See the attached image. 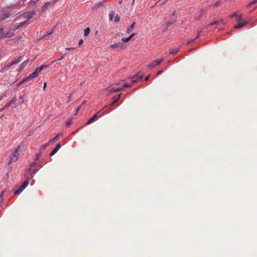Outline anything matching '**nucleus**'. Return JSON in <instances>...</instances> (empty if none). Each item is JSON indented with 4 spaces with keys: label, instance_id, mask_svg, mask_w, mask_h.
Instances as JSON below:
<instances>
[{
    "label": "nucleus",
    "instance_id": "f257e3e1",
    "mask_svg": "<svg viewBox=\"0 0 257 257\" xmlns=\"http://www.w3.org/2000/svg\"><path fill=\"white\" fill-rule=\"evenodd\" d=\"M35 15L36 11L33 10L31 11L25 12L17 17L15 19V21L18 22V23L14 24L15 26V29H18L19 28L23 26L27 23L28 20L33 18Z\"/></svg>",
    "mask_w": 257,
    "mask_h": 257
},
{
    "label": "nucleus",
    "instance_id": "f03ea898",
    "mask_svg": "<svg viewBox=\"0 0 257 257\" xmlns=\"http://www.w3.org/2000/svg\"><path fill=\"white\" fill-rule=\"evenodd\" d=\"M21 148L20 146H18L17 148L13 151L11 154L9 156L8 158V165H10L13 162H16L19 158V154L18 151L20 150Z\"/></svg>",
    "mask_w": 257,
    "mask_h": 257
},
{
    "label": "nucleus",
    "instance_id": "7ed1b4c3",
    "mask_svg": "<svg viewBox=\"0 0 257 257\" xmlns=\"http://www.w3.org/2000/svg\"><path fill=\"white\" fill-rule=\"evenodd\" d=\"M22 56H19L16 60L8 62L4 67L1 69V72H4L5 71L8 70L9 69L11 68L13 66L19 63L22 60Z\"/></svg>",
    "mask_w": 257,
    "mask_h": 257
},
{
    "label": "nucleus",
    "instance_id": "20e7f679",
    "mask_svg": "<svg viewBox=\"0 0 257 257\" xmlns=\"http://www.w3.org/2000/svg\"><path fill=\"white\" fill-rule=\"evenodd\" d=\"M142 78L143 75L140 72L138 73L135 76L131 78V84H130L129 83H125L122 87V89L126 87H131L139 79L142 80Z\"/></svg>",
    "mask_w": 257,
    "mask_h": 257
},
{
    "label": "nucleus",
    "instance_id": "39448f33",
    "mask_svg": "<svg viewBox=\"0 0 257 257\" xmlns=\"http://www.w3.org/2000/svg\"><path fill=\"white\" fill-rule=\"evenodd\" d=\"M17 29H15V26L14 25L10 26L7 29L5 30V37L10 38L14 35V32Z\"/></svg>",
    "mask_w": 257,
    "mask_h": 257
},
{
    "label": "nucleus",
    "instance_id": "423d86ee",
    "mask_svg": "<svg viewBox=\"0 0 257 257\" xmlns=\"http://www.w3.org/2000/svg\"><path fill=\"white\" fill-rule=\"evenodd\" d=\"M40 72V70H38L37 68L34 72L30 74L27 77L21 81V83H24L26 81H29L31 79L37 77Z\"/></svg>",
    "mask_w": 257,
    "mask_h": 257
},
{
    "label": "nucleus",
    "instance_id": "0eeeda50",
    "mask_svg": "<svg viewBox=\"0 0 257 257\" xmlns=\"http://www.w3.org/2000/svg\"><path fill=\"white\" fill-rule=\"evenodd\" d=\"M29 177H27V179L26 181H25L22 185L19 187V188L15 191L14 192L15 195H19L28 186L29 184V181L28 180V178Z\"/></svg>",
    "mask_w": 257,
    "mask_h": 257
},
{
    "label": "nucleus",
    "instance_id": "6e6552de",
    "mask_svg": "<svg viewBox=\"0 0 257 257\" xmlns=\"http://www.w3.org/2000/svg\"><path fill=\"white\" fill-rule=\"evenodd\" d=\"M36 165V163L34 162L31 165V167L29 170V173L30 178H32L33 177V175L35 174L37 172V170L36 169L34 168V167Z\"/></svg>",
    "mask_w": 257,
    "mask_h": 257
},
{
    "label": "nucleus",
    "instance_id": "1a4fd4ad",
    "mask_svg": "<svg viewBox=\"0 0 257 257\" xmlns=\"http://www.w3.org/2000/svg\"><path fill=\"white\" fill-rule=\"evenodd\" d=\"M164 60L163 59L157 60L156 61L152 62L150 64H149L148 67L149 68L152 69L154 68L155 66L159 65V64H160Z\"/></svg>",
    "mask_w": 257,
    "mask_h": 257
},
{
    "label": "nucleus",
    "instance_id": "9d476101",
    "mask_svg": "<svg viewBox=\"0 0 257 257\" xmlns=\"http://www.w3.org/2000/svg\"><path fill=\"white\" fill-rule=\"evenodd\" d=\"M101 114L100 113V111L97 112L95 113L92 117L89 118L87 122V124H89L94 121L95 119L98 117H100L101 116Z\"/></svg>",
    "mask_w": 257,
    "mask_h": 257
},
{
    "label": "nucleus",
    "instance_id": "9b49d317",
    "mask_svg": "<svg viewBox=\"0 0 257 257\" xmlns=\"http://www.w3.org/2000/svg\"><path fill=\"white\" fill-rule=\"evenodd\" d=\"M248 21H246L245 22H238L237 24L235 25L234 26V28L235 29H241L244 26H246L248 23Z\"/></svg>",
    "mask_w": 257,
    "mask_h": 257
},
{
    "label": "nucleus",
    "instance_id": "f8f14e48",
    "mask_svg": "<svg viewBox=\"0 0 257 257\" xmlns=\"http://www.w3.org/2000/svg\"><path fill=\"white\" fill-rule=\"evenodd\" d=\"M58 0H50L49 1L44 3L42 7V9L45 10L50 7L51 3H55Z\"/></svg>",
    "mask_w": 257,
    "mask_h": 257
},
{
    "label": "nucleus",
    "instance_id": "ddd939ff",
    "mask_svg": "<svg viewBox=\"0 0 257 257\" xmlns=\"http://www.w3.org/2000/svg\"><path fill=\"white\" fill-rule=\"evenodd\" d=\"M10 14L8 13L3 14L0 13V22H2V21H4V20L7 19L9 17H10Z\"/></svg>",
    "mask_w": 257,
    "mask_h": 257
},
{
    "label": "nucleus",
    "instance_id": "4468645a",
    "mask_svg": "<svg viewBox=\"0 0 257 257\" xmlns=\"http://www.w3.org/2000/svg\"><path fill=\"white\" fill-rule=\"evenodd\" d=\"M60 148H61V145H60V144L59 143L58 144H57L56 148L55 149H54L50 153V156H53V155H54L57 152V151L60 149Z\"/></svg>",
    "mask_w": 257,
    "mask_h": 257
},
{
    "label": "nucleus",
    "instance_id": "2eb2a0df",
    "mask_svg": "<svg viewBox=\"0 0 257 257\" xmlns=\"http://www.w3.org/2000/svg\"><path fill=\"white\" fill-rule=\"evenodd\" d=\"M224 24L225 23L224 22V21L222 20V19H221L220 20H218V21H215L210 24H209L208 25V26H212V25H219L220 24Z\"/></svg>",
    "mask_w": 257,
    "mask_h": 257
},
{
    "label": "nucleus",
    "instance_id": "dca6fc26",
    "mask_svg": "<svg viewBox=\"0 0 257 257\" xmlns=\"http://www.w3.org/2000/svg\"><path fill=\"white\" fill-rule=\"evenodd\" d=\"M135 35V33H133L128 38H121V41L124 42V43H126V42H128Z\"/></svg>",
    "mask_w": 257,
    "mask_h": 257
},
{
    "label": "nucleus",
    "instance_id": "f3484780",
    "mask_svg": "<svg viewBox=\"0 0 257 257\" xmlns=\"http://www.w3.org/2000/svg\"><path fill=\"white\" fill-rule=\"evenodd\" d=\"M136 25V23L134 22L130 26V27L126 30V33L127 34L131 33L133 30L134 29L135 26Z\"/></svg>",
    "mask_w": 257,
    "mask_h": 257
},
{
    "label": "nucleus",
    "instance_id": "a211bd4d",
    "mask_svg": "<svg viewBox=\"0 0 257 257\" xmlns=\"http://www.w3.org/2000/svg\"><path fill=\"white\" fill-rule=\"evenodd\" d=\"M61 137L62 136V134H58L56 136H55L53 139H52L51 140H50L49 141V143H54L55 141H57L59 139V137Z\"/></svg>",
    "mask_w": 257,
    "mask_h": 257
},
{
    "label": "nucleus",
    "instance_id": "6ab92c4d",
    "mask_svg": "<svg viewBox=\"0 0 257 257\" xmlns=\"http://www.w3.org/2000/svg\"><path fill=\"white\" fill-rule=\"evenodd\" d=\"M121 46V44L120 42L116 43L115 44H112L110 46V47L112 49H115L116 48L119 47Z\"/></svg>",
    "mask_w": 257,
    "mask_h": 257
},
{
    "label": "nucleus",
    "instance_id": "aec40b11",
    "mask_svg": "<svg viewBox=\"0 0 257 257\" xmlns=\"http://www.w3.org/2000/svg\"><path fill=\"white\" fill-rule=\"evenodd\" d=\"M179 49H180V47L177 49H172L170 51L169 54H175L179 52Z\"/></svg>",
    "mask_w": 257,
    "mask_h": 257
},
{
    "label": "nucleus",
    "instance_id": "412c9836",
    "mask_svg": "<svg viewBox=\"0 0 257 257\" xmlns=\"http://www.w3.org/2000/svg\"><path fill=\"white\" fill-rule=\"evenodd\" d=\"M28 62H29V60L28 59H27L26 61H24L21 64L20 70H22V69H24L26 66V65L28 64Z\"/></svg>",
    "mask_w": 257,
    "mask_h": 257
},
{
    "label": "nucleus",
    "instance_id": "4be33fe9",
    "mask_svg": "<svg viewBox=\"0 0 257 257\" xmlns=\"http://www.w3.org/2000/svg\"><path fill=\"white\" fill-rule=\"evenodd\" d=\"M4 38H5L4 28H0V39H3Z\"/></svg>",
    "mask_w": 257,
    "mask_h": 257
},
{
    "label": "nucleus",
    "instance_id": "5701e85b",
    "mask_svg": "<svg viewBox=\"0 0 257 257\" xmlns=\"http://www.w3.org/2000/svg\"><path fill=\"white\" fill-rule=\"evenodd\" d=\"M90 32V30L89 28L87 27V28H85L84 31V36H88Z\"/></svg>",
    "mask_w": 257,
    "mask_h": 257
},
{
    "label": "nucleus",
    "instance_id": "b1692460",
    "mask_svg": "<svg viewBox=\"0 0 257 257\" xmlns=\"http://www.w3.org/2000/svg\"><path fill=\"white\" fill-rule=\"evenodd\" d=\"M122 89V88H115V89L112 88L110 90V92L111 93V92H118V91L121 90Z\"/></svg>",
    "mask_w": 257,
    "mask_h": 257
},
{
    "label": "nucleus",
    "instance_id": "393cba45",
    "mask_svg": "<svg viewBox=\"0 0 257 257\" xmlns=\"http://www.w3.org/2000/svg\"><path fill=\"white\" fill-rule=\"evenodd\" d=\"M115 16V13L114 11L111 12L109 14V20L112 21L113 17Z\"/></svg>",
    "mask_w": 257,
    "mask_h": 257
},
{
    "label": "nucleus",
    "instance_id": "a878e982",
    "mask_svg": "<svg viewBox=\"0 0 257 257\" xmlns=\"http://www.w3.org/2000/svg\"><path fill=\"white\" fill-rule=\"evenodd\" d=\"M48 67V65H43L40 67L37 68L38 70H40V72L43 70L45 68H47Z\"/></svg>",
    "mask_w": 257,
    "mask_h": 257
},
{
    "label": "nucleus",
    "instance_id": "bb28decb",
    "mask_svg": "<svg viewBox=\"0 0 257 257\" xmlns=\"http://www.w3.org/2000/svg\"><path fill=\"white\" fill-rule=\"evenodd\" d=\"M256 3H257V0H253L251 2H250L247 5V7H250L251 6L253 5H254Z\"/></svg>",
    "mask_w": 257,
    "mask_h": 257
},
{
    "label": "nucleus",
    "instance_id": "cd10ccee",
    "mask_svg": "<svg viewBox=\"0 0 257 257\" xmlns=\"http://www.w3.org/2000/svg\"><path fill=\"white\" fill-rule=\"evenodd\" d=\"M4 191L2 192L1 194L0 195V207H2V208H3V207H4V204H3V199H2V198H1V196H2V195H3V194L4 193Z\"/></svg>",
    "mask_w": 257,
    "mask_h": 257
},
{
    "label": "nucleus",
    "instance_id": "c85d7f7f",
    "mask_svg": "<svg viewBox=\"0 0 257 257\" xmlns=\"http://www.w3.org/2000/svg\"><path fill=\"white\" fill-rule=\"evenodd\" d=\"M115 101H113L109 105H106L104 107V109H105V108H108L111 106H112L113 104H114L115 103Z\"/></svg>",
    "mask_w": 257,
    "mask_h": 257
},
{
    "label": "nucleus",
    "instance_id": "c756f323",
    "mask_svg": "<svg viewBox=\"0 0 257 257\" xmlns=\"http://www.w3.org/2000/svg\"><path fill=\"white\" fill-rule=\"evenodd\" d=\"M121 95V94H119L117 96H114L113 97V99H114L113 100L115 101V102H116L120 98Z\"/></svg>",
    "mask_w": 257,
    "mask_h": 257
},
{
    "label": "nucleus",
    "instance_id": "7c9ffc66",
    "mask_svg": "<svg viewBox=\"0 0 257 257\" xmlns=\"http://www.w3.org/2000/svg\"><path fill=\"white\" fill-rule=\"evenodd\" d=\"M16 100H17V98L16 97H13L12 98V99L9 102L12 105V104L15 103L16 102Z\"/></svg>",
    "mask_w": 257,
    "mask_h": 257
},
{
    "label": "nucleus",
    "instance_id": "2f4dec72",
    "mask_svg": "<svg viewBox=\"0 0 257 257\" xmlns=\"http://www.w3.org/2000/svg\"><path fill=\"white\" fill-rule=\"evenodd\" d=\"M237 17H238L237 22H240V21L242 20V15L241 14H238V15H237Z\"/></svg>",
    "mask_w": 257,
    "mask_h": 257
},
{
    "label": "nucleus",
    "instance_id": "473e14b6",
    "mask_svg": "<svg viewBox=\"0 0 257 257\" xmlns=\"http://www.w3.org/2000/svg\"><path fill=\"white\" fill-rule=\"evenodd\" d=\"M120 20V19H119V17L118 16V15H117L115 17V19H114V22L115 23H117L118 22H119Z\"/></svg>",
    "mask_w": 257,
    "mask_h": 257
},
{
    "label": "nucleus",
    "instance_id": "72a5a7b5",
    "mask_svg": "<svg viewBox=\"0 0 257 257\" xmlns=\"http://www.w3.org/2000/svg\"><path fill=\"white\" fill-rule=\"evenodd\" d=\"M195 40V39H192V40H190L188 42V43H187V45H189L190 44L193 43Z\"/></svg>",
    "mask_w": 257,
    "mask_h": 257
},
{
    "label": "nucleus",
    "instance_id": "f704fd0d",
    "mask_svg": "<svg viewBox=\"0 0 257 257\" xmlns=\"http://www.w3.org/2000/svg\"><path fill=\"white\" fill-rule=\"evenodd\" d=\"M221 4L220 1H217L216 3H214V6H218Z\"/></svg>",
    "mask_w": 257,
    "mask_h": 257
},
{
    "label": "nucleus",
    "instance_id": "c9c22d12",
    "mask_svg": "<svg viewBox=\"0 0 257 257\" xmlns=\"http://www.w3.org/2000/svg\"><path fill=\"white\" fill-rule=\"evenodd\" d=\"M237 15H238V14H237V13H234L232 14L230 16V17H231V18H233V17H237Z\"/></svg>",
    "mask_w": 257,
    "mask_h": 257
},
{
    "label": "nucleus",
    "instance_id": "e433bc0d",
    "mask_svg": "<svg viewBox=\"0 0 257 257\" xmlns=\"http://www.w3.org/2000/svg\"><path fill=\"white\" fill-rule=\"evenodd\" d=\"M83 43V41L82 39H81L79 40V45L80 46L81 45H82Z\"/></svg>",
    "mask_w": 257,
    "mask_h": 257
},
{
    "label": "nucleus",
    "instance_id": "4c0bfd02",
    "mask_svg": "<svg viewBox=\"0 0 257 257\" xmlns=\"http://www.w3.org/2000/svg\"><path fill=\"white\" fill-rule=\"evenodd\" d=\"M172 24H173V22H169L167 24V26L168 27L170 26Z\"/></svg>",
    "mask_w": 257,
    "mask_h": 257
},
{
    "label": "nucleus",
    "instance_id": "58836bf2",
    "mask_svg": "<svg viewBox=\"0 0 257 257\" xmlns=\"http://www.w3.org/2000/svg\"><path fill=\"white\" fill-rule=\"evenodd\" d=\"M71 123V120H67V125H70Z\"/></svg>",
    "mask_w": 257,
    "mask_h": 257
},
{
    "label": "nucleus",
    "instance_id": "ea45409f",
    "mask_svg": "<svg viewBox=\"0 0 257 257\" xmlns=\"http://www.w3.org/2000/svg\"><path fill=\"white\" fill-rule=\"evenodd\" d=\"M74 49V47H70V48H66V50H73Z\"/></svg>",
    "mask_w": 257,
    "mask_h": 257
},
{
    "label": "nucleus",
    "instance_id": "a19ab883",
    "mask_svg": "<svg viewBox=\"0 0 257 257\" xmlns=\"http://www.w3.org/2000/svg\"><path fill=\"white\" fill-rule=\"evenodd\" d=\"M10 105H11V104H10V102H9V103H8L6 105V106H5V108H6V107H9V106H10Z\"/></svg>",
    "mask_w": 257,
    "mask_h": 257
},
{
    "label": "nucleus",
    "instance_id": "79ce46f5",
    "mask_svg": "<svg viewBox=\"0 0 257 257\" xmlns=\"http://www.w3.org/2000/svg\"><path fill=\"white\" fill-rule=\"evenodd\" d=\"M163 70H159L158 73H157V75H160L161 74L162 72H163Z\"/></svg>",
    "mask_w": 257,
    "mask_h": 257
},
{
    "label": "nucleus",
    "instance_id": "37998d69",
    "mask_svg": "<svg viewBox=\"0 0 257 257\" xmlns=\"http://www.w3.org/2000/svg\"><path fill=\"white\" fill-rule=\"evenodd\" d=\"M149 77H150V75H148L145 79V81H148L149 79Z\"/></svg>",
    "mask_w": 257,
    "mask_h": 257
},
{
    "label": "nucleus",
    "instance_id": "c03bdc74",
    "mask_svg": "<svg viewBox=\"0 0 257 257\" xmlns=\"http://www.w3.org/2000/svg\"><path fill=\"white\" fill-rule=\"evenodd\" d=\"M46 85H47V83L46 82H45L44 83V87H43V89H45L46 87Z\"/></svg>",
    "mask_w": 257,
    "mask_h": 257
},
{
    "label": "nucleus",
    "instance_id": "a18cd8bd",
    "mask_svg": "<svg viewBox=\"0 0 257 257\" xmlns=\"http://www.w3.org/2000/svg\"><path fill=\"white\" fill-rule=\"evenodd\" d=\"M201 32V31H200V32L198 33V34L197 35V37L195 38V40H196L197 38H198L199 37V34H200V33Z\"/></svg>",
    "mask_w": 257,
    "mask_h": 257
},
{
    "label": "nucleus",
    "instance_id": "49530a36",
    "mask_svg": "<svg viewBox=\"0 0 257 257\" xmlns=\"http://www.w3.org/2000/svg\"><path fill=\"white\" fill-rule=\"evenodd\" d=\"M81 106H79L77 108V112L80 109Z\"/></svg>",
    "mask_w": 257,
    "mask_h": 257
},
{
    "label": "nucleus",
    "instance_id": "de8ad7c7",
    "mask_svg": "<svg viewBox=\"0 0 257 257\" xmlns=\"http://www.w3.org/2000/svg\"><path fill=\"white\" fill-rule=\"evenodd\" d=\"M71 101V96H70L68 98V102H70Z\"/></svg>",
    "mask_w": 257,
    "mask_h": 257
},
{
    "label": "nucleus",
    "instance_id": "09e8293b",
    "mask_svg": "<svg viewBox=\"0 0 257 257\" xmlns=\"http://www.w3.org/2000/svg\"><path fill=\"white\" fill-rule=\"evenodd\" d=\"M64 58V56H62L60 58H59V59H58V60H62Z\"/></svg>",
    "mask_w": 257,
    "mask_h": 257
},
{
    "label": "nucleus",
    "instance_id": "8fccbe9b",
    "mask_svg": "<svg viewBox=\"0 0 257 257\" xmlns=\"http://www.w3.org/2000/svg\"><path fill=\"white\" fill-rule=\"evenodd\" d=\"M53 32V30H52V31H51V32L50 33H48V34H47V35H50V34H52Z\"/></svg>",
    "mask_w": 257,
    "mask_h": 257
},
{
    "label": "nucleus",
    "instance_id": "3c124183",
    "mask_svg": "<svg viewBox=\"0 0 257 257\" xmlns=\"http://www.w3.org/2000/svg\"><path fill=\"white\" fill-rule=\"evenodd\" d=\"M84 83V81H83V82H81V83H80V85L82 86V85H83V83Z\"/></svg>",
    "mask_w": 257,
    "mask_h": 257
},
{
    "label": "nucleus",
    "instance_id": "603ef678",
    "mask_svg": "<svg viewBox=\"0 0 257 257\" xmlns=\"http://www.w3.org/2000/svg\"><path fill=\"white\" fill-rule=\"evenodd\" d=\"M39 156H40V155L37 154V159H38V158H39Z\"/></svg>",
    "mask_w": 257,
    "mask_h": 257
},
{
    "label": "nucleus",
    "instance_id": "864d4df0",
    "mask_svg": "<svg viewBox=\"0 0 257 257\" xmlns=\"http://www.w3.org/2000/svg\"><path fill=\"white\" fill-rule=\"evenodd\" d=\"M175 11H174V12L173 13L172 15H175Z\"/></svg>",
    "mask_w": 257,
    "mask_h": 257
},
{
    "label": "nucleus",
    "instance_id": "5fc2aeb1",
    "mask_svg": "<svg viewBox=\"0 0 257 257\" xmlns=\"http://www.w3.org/2000/svg\"><path fill=\"white\" fill-rule=\"evenodd\" d=\"M85 103V101H84L83 103H82V105L84 104Z\"/></svg>",
    "mask_w": 257,
    "mask_h": 257
},
{
    "label": "nucleus",
    "instance_id": "6e6d98bb",
    "mask_svg": "<svg viewBox=\"0 0 257 257\" xmlns=\"http://www.w3.org/2000/svg\"><path fill=\"white\" fill-rule=\"evenodd\" d=\"M45 37H46V35H44V36H43V38H44Z\"/></svg>",
    "mask_w": 257,
    "mask_h": 257
},
{
    "label": "nucleus",
    "instance_id": "4d7b16f0",
    "mask_svg": "<svg viewBox=\"0 0 257 257\" xmlns=\"http://www.w3.org/2000/svg\"><path fill=\"white\" fill-rule=\"evenodd\" d=\"M20 98L21 99H22V98H23V96H20Z\"/></svg>",
    "mask_w": 257,
    "mask_h": 257
},
{
    "label": "nucleus",
    "instance_id": "13d9d810",
    "mask_svg": "<svg viewBox=\"0 0 257 257\" xmlns=\"http://www.w3.org/2000/svg\"><path fill=\"white\" fill-rule=\"evenodd\" d=\"M101 5V3H99L98 4V6H100Z\"/></svg>",
    "mask_w": 257,
    "mask_h": 257
},
{
    "label": "nucleus",
    "instance_id": "bf43d9fd",
    "mask_svg": "<svg viewBox=\"0 0 257 257\" xmlns=\"http://www.w3.org/2000/svg\"><path fill=\"white\" fill-rule=\"evenodd\" d=\"M128 83H130V84H131V80Z\"/></svg>",
    "mask_w": 257,
    "mask_h": 257
},
{
    "label": "nucleus",
    "instance_id": "052dcab7",
    "mask_svg": "<svg viewBox=\"0 0 257 257\" xmlns=\"http://www.w3.org/2000/svg\"><path fill=\"white\" fill-rule=\"evenodd\" d=\"M4 108H3V109H2L1 111L3 110V109H4Z\"/></svg>",
    "mask_w": 257,
    "mask_h": 257
},
{
    "label": "nucleus",
    "instance_id": "680f3d73",
    "mask_svg": "<svg viewBox=\"0 0 257 257\" xmlns=\"http://www.w3.org/2000/svg\"><path fill=\"white\" fill-rule=\"evenodd\" d=\"M135 0H133V2H134Z\"/></svg>",
    "mask_w": 257,
    "mask_h": 257
}]
</instances>
